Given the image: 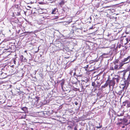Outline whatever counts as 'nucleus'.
Masks as SVG:
<instances>
[{"instance_id":"nucleus-1","label":"nucleus","mask_w":130,"mask_h":130,"mask_svg":"<svg viewBox=\"0 0 130 130\" xmlns=\"http://www.w3.org/2000/svg\"><path fill=\"white\" fill-rule=\"evenodd\" d=\"M123 66V63H119L117 61L115 62L114 63V65H113L114 67V69L116 71L121 69L122 67Z\"/></svg>"},{"instance_id":"nucleus-2","label":"nucleus","mask_w":130,"mask_h":130,"mask_svg":"<svg viewBox=\"0 0 130 130\" xmlns=\"http://www.w3.org/2000/svg\"><path fill=\"white\" fill-rule=\"evenodd\" d=\"M124 80H125L124 81V84L122 85L123 86V89L124 88H126V89L129 85V82L130 81V72L127 79H125V78Z\"/></svg>"},{"instance_id":"nucleus-3","label":"nucleus","mask_w":130,"mask_h":130,"mask_svg":"<svg viewBox=\"0 0 130 130\" xmlns=\"http://www.w3.org/2000/svg\"><path fill=\"white\" fill-rule=\"evenodd\" d=\"M107 83L108 84L110 87L111 86L113 87L115 84V81L112 79L111 80L108 79L107 80Z\"/></svg>"},{"instance_id":"nucleus-4","label":"nucleus","mask_w":130,"mask_h":130,"mask_svg":"<svg viewBox=\"0 0 130 130\" xmlns=\"http://www.w3.org/2000/svg\"><path fill=\"white\" fill-rule=\"evenodd\" d=\"M100 82L99 80H95L94 82H92V86L94 87H97L100 86Z\"/></svg>"},{"instance_id":"nucleus-5","label":"nucleus","mask_w":130,"mask_h":130,"mask_svg":"<svg viewBox=\"0 0 130 130\" xmlns=\"http://www.w3.org/2000/svg\"><path fill=\"white\" fill-rule=\"evenodd\" d=\"M73 71H74V74H73V75L74 76L76 75L77 76H79V75L78 74H77L76 70V69L75 68H73L70 70V74L71 75L72 74V73L73 72Z\"/></svg>"},{"instance_id":"nucleus-6","label":"nucleus","mask_w":130,"mask_h":130,"mask_svg":"<svg viewBox=\"0 0 130 130\" xmlns=\"http://www.w3.org/2000/svg\"><path fill=\"white\" fill-rule=\"evenodd\" d=\"M129 58V57H128L126 58H124V59L122 60V62L121 63H123V65L125 64L128 63L129 61V60H128Z\"/></svg>"},{"instance_id":"nucleus-7","label":"nucleus","mask_w":130,"mask_h":130,"mask_svg":"<svg viewBox=\"0 0 130 130\" xmlns=\"http://www.w3.org/2000/svg\"><path fill=\"white\" fill-rule=\"evenodd\" d=\"M120 76L118 75L116 76L115 77H114L112 78V79L115 81L116 80V81L117 83H118L120 79Z\"/></svg>"},{"instance_id":"nucleus-8","label":"nucleus","mask_w":130,"mask_h":130,"mask_svg":"<svg viewBox=\"0 0 130 130\" xmlns=\"http://www.w3.org/2000/svg\"><path fill=\"white\" fill-rule=\"evenodd\" d=\"M59 82L60 83V85H61V88L62 89L63 88V86L64 84V80L63 79L59 81Z\"/></svg>"},{"instance_id":"nucleus-9","label":"nucleus","mask_w":130,"mask_h":130,"mask_svg":"<svg viewBox=\"0 0 130 130\" xmlns=\"http://www.w3.org/2000/svg\"><path fill=\"white\" fill-rule=\"evenodd\" d=\"M20 58L22 61L25 62L26 61V59L24 57L23 55H22L20 56Z\"/></svg>"},{"instance_id":"nucleus-10","label":"nucleus","mask_w":130,"mask_h":130,"mask_svg":"<svg viewBox=\"0 0 130 130\" xmlns=\"http://www.w3.org/2000/svg\"><path fill=\"white\" fill-rule=\"evenodd\" d=\"M123 87V86L122 87V88ZM124 88H124L123 89L122 88V90L119 91L118 93H117L116 92V93L119 95H121L122 94V93L123 91V90Z\"/></svg>"},{"instance_id":"nucleus-11","label":"nucleus","mask_w":130,"mask_h":130,"mask_svg":"<svg viewBox=\"0 0 130 130\" xmlns=\"http://www.w3.org/2000/svg\"><path fill=\"white\" fill-rule=\"evenodd\" d=\"M65 3V2L63 0H62L61 1V2L59 3V4L60 5V6H61L64 5Z\"/></svg>"},{"instance_id":"nucleus-12","label":"nucleus","mask_w":130,"mask_h":130,"mask_svg":"<svg viewBox=\"0 0 130 130\" xmlns=\"http://www.w3.org/2000/svg\"><path fill=\"white\" fill-rule=\"evenodd\" d=\"M123 112H121V113H120L119 112L117 114V115L118 116L120 117L123 116Z\"/></svg>"},{"instance_id":"nucleus-13","label":"nucleus","mask_w":130,"mask_h":130,"mask_svg":"<svg viewBox=\"0 0 130 130\" xmlns=\"http://www.w3.org/2000/svg\"><path fill=\"white\" fill-rule=\"evenodd\" d=\"M108 85V84L107 83V80L106 81V83L104 85L102 86V87L103 88H105L106 87H107Z\"/></svg>"},{"instance_id":"nucleus-14","label":"nucleus","mask_w":130,"mask_h":130,"mask_svg":"<svg viewBox=\"0 0 130 130\" xmlns=\"http://www.w3.org/2000/svg\"><path fill=\"white\" fill-rule=\"evenodd\" d=\"M57 10V9L56 8H55L52 11V14H55L56 13V11Z\"/></svg>"},{"instance_id":"nucleus-15","label":"nucleus","mask_w":130,"mask_h":130,"mask_svg":"<svg viewBox=\"0 0 130 130\" xmlns=\"http://www.w3.org/2000/svg\"><path fill=\"white\" fill-rule=\"evenodd\" d=\"M128 101L127 100L125 101L124 102H123V105L125 106L126 105V104H128Z\"/></svg>"},{"instance_id":"nucleus-16","label":"nucleus","mask_w":130,"mask_h":130,"mask_svg":"<svg viewBox=\"0 0 130 130\" xmlns=\"http://www.w3.org/2000/svg\"><path fill=\"white\" fill-rule=\"evenodd\" d=\"M127 121V119L125 118H123L122 122H123L124 123H126Z\"/></svg>"},{"instance_id":"nucleus-17","label":"nucleus","mask_w":130,"mask_h":130,"mask_svg":"<svg viewBox=\"0 0 130 130\" xmlns=\"http://www.w3.org/2000/svg\"><path fill=\"white\" fill-rule=\"evenodd\" d=\"M113 66H112L110 67L109 69V70H115V69H114V67H113Z\"/></svg>"},{"instance_id":"nucleus-18","label":"nucleus","mask_w":130,"mask_h":130,"mask_svg":"<svg viewBox=\"0 0 130 130\" xmlns=\"http://www.w3.org/2000/svg\"><path fill=\"white\" fill-rule=\"evenodd\" d=\"M22 109L24 111H26L27 109V108L26 107L22 108Z\"/></svg>"},{"instance_id":"nucleus-19","label":"nucleus","mask_w":130,"mask_h":130,"mask_svg":"<svg viewBox=\"0 0 130 130\" xmlns=\"http://www.w3.org/2000/svg\"><path fill=\"white\" fill-rule=\"evenodd\" d=\"M48 17H46V16H44V17H42V18H41V19H48Z\"/></svg>"},{"instance_id":"nucleus-20","label":"nucleus","mask_w":130,"mask_h":130,"mask_svg":"<svg viewBox=\"0 0 130 130\" xmlns=\"http://www.w3.org/2000/svg\"><path fill=\"white\" fill-rule=\"evenodd\" d=\"M102 127V125H101V126H97L96 127H95L94 128V129H95V128H101Z\"/></svg>"},{"instance_id":"nucleus-21","label":"nucleus","mask_w":130,"mask_h":130,"mask_svg":"<svg viewBox=\"0 0 130 130\" xmlns=\"http://www.w3.org/2000/svg\"><path fill=\"white\" fill-rule=\"evenodd\" d=\"M122 119H123V118L122 119V118H118V121H122Z\"/></svg>"},{"instance_id":"nucleus-22","label":"nucleus","mask_w":130,"mask_h":130,"mask_svg":"<svg viewBox=\"0 0 130 130\" xmlns=\"http://www.w3.org/2000/svg\"><path fill=\"white\" fill-rule=\"evenodd\" d=\"M88 67V65H87L86 66L84 67V68L86 70H87V69Z\"/></svg>"},{"instance_id":"nucleus-23","label":"nucleus","mask_w":130,"mask_h":130,"mask_svg":"<svg viewBox=\"0 0 130 130\" xmlns=\"http://www.w3.org/2000/svg\"><path fill=\"white\" fill-rule=\"evenodd\" d=\"M127 107H130V102L129 103L128 102V104H127Z\"/></svg>"},{"instance_id":"nucleus-24","label":"nucleus","mask_w":130,"mask_h":130,"mask_svg":"<svg viewBox=\"0 0 130 130\" xmlns=\"http://www.w3.org/2000/svg\"><path fill=\"white\" fill-rule=\"evenodd\" d=\"M39 98L38 96L36 97V98L37 99V101H38L39 100Z\"/></svg>"},{"instance_id":"nucleus-25","label":"nucleus","mask_w":130,"mask_h":130,"mask_svg":"<svg viewBox=\"0 0 130 130\" xmlns=\"http://www.w3.org/2000/svg\"><path fill=\"white\" fill-rule=\"evenodd\" d=\"M20 14V12H18L16 15L17 16L19 15Z\"/></svg>"},{"instance_id":"nucleus-26","label":"nucleus","mask_w":130,"mask_h":130,"mask_svg":"<svg viewBox=\"0 0 130 130\" xmlns=\"http://www.w3.org/2000/svg\"><path fill=\"white\" fill-rule=\"evenodd\" d=\"M74 130H77V126H76L74 127Z\"/></svg>"},{"instance_id":"nucleus-27","label":"nucleus","mask_w":130,"mask_h":130,"mask_svg":"<svg viewBox=\"0 0 130 130\" xmlns=\"http://www.w3.org/2000/svg\"><path fill=\"white\" fill-rule=\"evenodd\" d=\"M107 54L105 53H103L102 54V56H104V55H106ZM103 57H104V56H103Z\"/></svg>"},{"instance_id":"nucleus-28","label":"nucleus","mask_w":130,"mask_h":130,"mask_svg":"<svg viewBox=\"0 0 130 130\" xmlns=\"http://www.w3.org/2000/svg\"><path fill=\"white\" fill-rule=\"evenodd\" d=\"M13 62L15 64H16V61L15 60H13Z\"/></svg>"},{"instance_id":"nucleus-29","label":"nucleus","mask_w":130,"mask_h":130,"mask_svg":"<svg viewBox=\"0 0 130 130\" xmlns=\"http://www.w3.org/2000/svg\"><path fill=\"white\" fill-rule=\"evenodd\" d=\"M75 104L76 105H77L78 104V103L77 102H75Z\"/></svg>"},{"instance_id":"nucleus-30","label":"nucleus","mask_w":130,"mask_h":130,"mask_svg":"<svg viewBox=\"0 0 130 130\" xmlns=\"http://www.w3.org/2000/svg\"><path fill=\"white\" fill-rule=\"evenodd\" d=\"M93 29V27H90V28H89V29Z\"/></svg>"},{"instance_id":"nucleus-31","label":"nucleus","mask_w":130,"mask_h":130,"mask_svg":"<svg viewBox=\"0 0 130 130\" xmlns=\"http://www.w3.org/2000/svg\"><path fill=\"white\" fill-rule=\"evenodd\" d=\"M30 129L31 130H33L34 129H33V128H30Z\"/></svg>"},{"instance_id":"nucleus-32","label":"nucleus","mask_w":130,"mask_h":130,"mask_svg":"<svg viewBox=\"0 0 130 130\" xmlns=\"http://www.w3.org/2000/svg\"><path fill=\"white\" fill-rule=\"evenodd\" d=\"M30 3H31V4H32V3H34V1H33V2H30Z\"/></svg>"},{"instance_id":"nucleus-33","label":"nucleus","mask_w":130,"mask_h":130,"mask_svg":"<svg viewBox=\"0 0 130 130\" xmlns=\"http://www.w3.org/2000/svg\"><path fill=\"white\" fill-rule=\"evenodd\" d=\"M15 6V7L16 8H17L18 7V6H17L16 5Z\"/></svg>"},{"instance_id":"nucleus-34","label":"nucleus","mask_w":130,"mask_h":130,"mask_svg":"<svg viewBox=\"0 0 130 130\" xmlns=\"http://www.w3.org/2000/svg\"><path fill=\"white\" fill-rule=\"evenodd\" d=\"M122 124V122H120L119 123V124Z\"/></svg>"},{"instance_id":"nucleus-35","label":"nucleus","mask_w":130,"mask_h":130,"mask_svg":"<svg viewBox=\"0 0 130 130\" xmlns=\"http://www.w3.org/2000/svg\"><path fill=\"white\" fill-rule=\"evenodd\" d=\"M56 18L55 19H57L58 18V16H56Z\"/></svg>"},{"instance_id":"nucleus-36","label":"nucleus","mask_w":130,"mask_h":130,"mask_svg":"<svg viewBox=\"0 0 130 130\" xmlns=\"http://www.w3.org/2000/svg\"><path fill=\"white\" fill-rule=\"evenodd\" d=\"M27 7H29L30 8H31V7H30L29 6H28Z\"/></svg>"},{"instance_id":"nucleus-37","label":"nucleus","mask_w":130,"mask_h":130,"mask_svg":"<svg viewBox=\"0 0 130 130\" xmlns=\"http://www.w3.org/2000/svg\"><path fill=\"white\" fill-rule=\"evenodd\" d=\"M123 95H122V96L121 97V98L123 96Z\"/></svg>"},{"instance_id":"nucleus-38","label":"nucleus","mask_w":130,"mask_h":130,"mask_svg":"<svg viewBox=\"0 0 130 130\" xmlns=\"http://www.w3.org/2000/svg\"><path fill=\"white\" fill-rule=\"evenodd\" d=\"M24 14H26V13L25 12H24Z\"/></svg>"},{"instance_id":"nucleus-39","label":"nucleus","mask_w":130,"mask_h":130,"mask_svg":"<svg viewBox=\"0 0 130 130\" xmlns=\"http://www.w3.org/2000/svg\"><path fill=\"white\" fill-rule=\"evenodd\" d=\"M70 92H73V91H70Z\"/></svg>"},{"instance_id":"nucleus-40","label":"nucleus","mask_w":130,"mask_h":130,"mask_svg":"<svg viewBox=\"0 0 130 130\" xmlns=\"http://www.w3.org/2000/svg\"><path fill=\"white\" fill-rule=\"evenodd\" d=\"M124 127V126H122V128H123Z\"/></svg>"},{"instance_id":"nucleus-41","label":"nucleus","mask_w":130,"mask_h":130,"mask_svg":"<svg viewBox=\"0 0 130 130\" xmlns=\"http://www.w3.org/2000/svg\"><path fill=\"white\" fill-rule=\"evenodd\" d=\"M27 52L26 51H25V52Z\"/></svg>"},{"instance_id":"nucleus-42","label":"nucleus","mask_w":130,"mask_h":130,"mask_svg":"<svg viewBox=\"0 0 130 130\" xmlns=\"http://www.w3.org/2000/svg\"><path fill=\"white\" fill-rule=\"evenodd\" d=\"M16 0H14V2H15L16 1Z\"/></svg>"},{"instance_id":"nucleus-43","label":"nucleus","mask_w":130,"mask_h":130,"mask_svg":"<svg viewBox=\"0 0 130 130\" xmlns=\"http://www.w3.org/2000/svg\"><path fill=\"white\" fill-rule=\"evenodd\" d=\"M129 124H130V121L128 123Z\"/></svg>"},{"instance_id":"nucleus-44","label":"nucleus","mask_w":130,"mask_h":130,"mask_svg":"<svg viewBox=\"0 0 130 130\" xmlns=\"http://www.w3.org/2000/svg\"><path fill=\"white\" fill-rule=\"evenodd\" d=\"M12 7H14V6H12Z\"/></svg>"},{"instance_id":"nucleus-45","label":"nucleus","mask_w":130,"mask_h":130,"mask_svg":"<svg viewBox=\"0 0 130 130\" xmlns=\"http://www.w3.org/2000/svg\"><path fill=\"white\" fill-rule=\"evenodd\" d=\"M1 40V39H0V41Z\"/></svg>"}]
</instances>
